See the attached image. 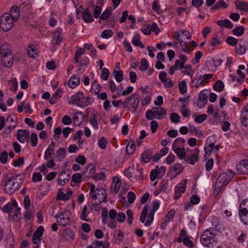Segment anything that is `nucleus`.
<instances>
[{"label":"nucleus","instance_id":"nucleus-2","mask_svg":"<svg viewBox=\"0 0 248 248\" xmlns=\"http://www.w3.org/2000/svg\"><path fill=\"white\" fill-rule=\"evenodd\" d=\"M23 182V179L19 175L12 176L6 181L3 190L6 193L12 194L20 187Z\"/></svg>","mask_w":248,"mask_h":248},{"label":"nucleus","instance_id":"nucleus-55","mask_svg":"<svg viewBox=\"0 0 248 248\" xmlns=\"http://www.w3.org/2000/svg\"><path fill=\"white\" fill-rule=\"evenodd\" d=\"M189 129L190 131L194 132L195 133V135L199 137H202L203 136L202 131L200 130L197 129L193 125L190 124L189 125Z\"/></svg>","mask_w":248,"mask_h":248},{"label":"nucleus","instance_id":"nucleus-8","mask_svg":"<svg viewBox=\"0 0 248 248\" xmlns=\"http://www.w3.org/2000/svg\"><path fill=\"white\" fill-rule=\"evenodd\" d=\"M140 102V96L137 93H134L127 97L124 102L125 107L130 109L132 108V111L135 112Z\"/></svg>","mask_w":248,"mask_h":248},{"label":"nucleus","instance_id":"nucleus-10","mask_svg":"<svg viewBox=\"0 0 248 248\" xmlns=\"http://www.w3.org/2000/svg\"><path fill=\"white\" fill-rule=\"evenodd\" d=\"M94 200H97L99 203H102L106 201L107 199V193L105 189L103 187L96 188V192L93 194L91 196Z\"/></svg>","mask_w":248,"mask_h":248},{"label":"nucleus","instance_id":"nucleus-30","mask_svg":"<svg viewBox=\"0 0 248 248\" xmlns=\"http://www.w3.org/2000/svg\"><path fill=\"white\" fill-rule=\"evenodd\" d=\"M9 16L10 17L13 19V21H16L18 20L20 16V12L17 7L14 6L11 8Z\"/></svg>","mask_w":248,"mask_h":248},{"label":"nucleus","instance_id":"nucleus-53","mask_svg":"<svg viewBox=\"0 0 248 248\" xmlns=\"http://www.w3.org/2000/svg\"><path fill=\"white\" fill-rule=\"evenodd\" d=\"M179 88L181 93L185 94L186 93L187 90L186 81L185 80L182 81L179 84Z\"/></svg>","mask_w":248,"mask_h":248},{"label":"nucleus","instance_id":"nucleus-49","mask_svg":"<svg viewBox=\"0 0 248 248\" xmlns=\"http://www.w3.org/2000/svg\"><path fill=\"white\" fill-rule=\"evenodd\" d=\"M236 52L239 55H243L246 52V47L244 45L240 44H237L235 47Z\"/></svg>","mask_w":248,"mask_h":248},{"label":"nucleus","instance_id":"nucleus-46","mask_svg":"<svg viewBox=\"0 0 248 248\" xmlns=\"http://www.w3.org/2000/svg\"><path fill=\"white\" fill-rule=\"evenodd\" d=\"M159 170V167L158 166H156L155 167V169L152 170L150 172V180L152 181H155L157 177H160L158 173V171Z\"/></svg>","mask_w":248,"mask_h":248},{"label":"nucleus","instance_id":"nucleus-57","mask_svg":"<svg viewBox=\"0 0 248 248\" xmlns=\"http://www.w3.org/2000/svg\"><path fill=\"white\" fill-rule=\"evenodd\" d=\"M186 238H187L186 235V231L185 229H183L180 231L179 236L177 238V241L179 243H181Z\"/></svg>","mask_w":248,"mask_h":248},{"label":"nucleus","instance_id":"nucleus-26","mask_svg":"<svg viewBox=\"0 0 248 248\" xmlns=\"http://www.w3.org/2000/svg\"><path fill=\"white\" fill-rule=\"evenodd\" d=\"M89 64V59L87 57H84L79 63V67L78 69V72L82 73Z\"/></svg>","mask_w":248,"mask_h":248},{"label":"nucleus","instance_id":"nucleus-5","mask_svg":"<svg viewBox=\"0 0 248 248\" xmlns=\"http://www.w3.org/2000/svg\"><path fill=\"white\" fill-rule=\"evenodd\" d=\"M234 176V172L232 170H229L227 172L220 174L217 177L216 185L215 189L220 190L223 186L227 185Z\"/></svg>","mask_w":248,"mask_h":248},{"label":"nucleus","instance_id":"nucleus-63","mask_svg":"<svg viewBox=\"0 0 248 248\" xmlns=\"http://www.w3.org/2000/svg\"><path fill=\"white\" fill-rule=\"evenodd\" d=\"M181 111L184 117H187L191 114L190 110L187 109L185 105L182 106Z\"/></svg>","mask_w":248,"mask_h":248},{"label":"nucleus","instance_id":"nucleus-43","mask_svg":"<svg viewBox=\"0 0 248 248\" xmlns=\"http://www.w3.org/2000/svg\"><path fill=\"white\" fill-rule=\"evenodd\" d=\"M180 159H185L186 157V152L185 148H176L172 150Z\"/></svg>","mask_w":248,"mask_h":248},{"label":"nucleus","instance_id":"nucleus-25","mask_svg":"<svg viewBox=\"0 0 248 248\" xmlns=\"http://www.w3.org/2000/svg\"><path fill=\"white\" fill-rule=\"evenodd\" d=\"M146 177V175H144L142 169L140 168L138 166L136 169V172L135 173L133 178L134 180L136 181L143 180L145 179Z\"/></svg>","mask_w":248,"mask_h":248},{"label":"nucleus","instance_id":"nucleus-51","mask_svg":"<svg viewBox=\"0 0 248 248\" xmlns=\"http://www.w3.org/2000/svg\"><path fill=\"white\" fill-rule=\"evenodd\" d=\"M85 53V51L82 48H79L78 49L75 55L74 56V61L76 63H78L79 62V59L81 55H83Z\"/></svg>","mask_w":248,"mask_h":248},{"label":"nucleus","instance_id":"nucleus-19","mask_svg":"<svg viewBox=\"0 0 248 248\" xmlns=\"http://www.w3.org/2000/svg\"><path fill=\"white\" fill-rule=\"evenodd\" d=\"M121 185V180L117 177L112 178V183L110 186V192L112 193H117L119 192Z\"/></svg>","mask_w":248,"mask_h":248},{"label":"nucleus","instance_id":"nucleus-1","mask_svg":"<svg viewBox=\"0 0 248 248\" xmlns=\"http://www.w3.org/2000/svg\"><path fill=\"white\" fill-rule=\"evenodd\" d=\"M160 204V202L159 200L154 201L152 202V209L148 214L150 207L147 204L144 205L141 211L140 220L142 223H145V226L148 227L152 224L154 219L155 214L158 209Z\"/></svg>","mask_w":248,"mask_h":248},{"label":"nucleus","instance_id":"nucleus-24","mask_svg":"<svg viewBox=\"0 0 248 248\" xmlns=\"http://www.w3.org/2000/svg\"><path fill=\"white\" fill-rule=\"evenodd\" d=\"M84 120V115L81 111L77 112L74 115L73 121L74 124L78 126L81 125Z\"/></svg>","mask_w":248,"mask_h":248},{"label":"nucleus","instance_id":"nucleus-39","mask_svg":"<svg viewBox=\"0 0 248 248\" xmlns=\"http://www.w3.org/2000/svg\"><path fill=\"white\" fill-rule=\"evenodd\" d=\"M13 56L1 58V62L6 67H11L13 64Z\"/></svg>","mask_w":248,"mask_h":248},{"label":"nucleus","instance_id":"nucleus-16","mask_svg":"<svg viewBox=\"0 0 248 248\" xmlns=\"http://www.w3.org/2000/svg\"><path fill=\"white\" fill-rule=\"evenodd\" d=\"M242 203L239 207V215L240 218L245 225H248V210L246 207H243Z\"/></svg>","mask_w":248,"mask_h":248},{"label":"nucleus","instance_id":"nucleus-33","mask_svg":"<svg viewBox=\"0 0 248 248\" xmlns=\"http://www.w3.org/2000/svg\"><path fill=\"white\" fill-rule=\"evenodd\" d=\"M153 156V152L151 150L144 151L141 155L142 161L147 163L150 162Z\"/></svg>","mask_w":248,"mask_h":248},{"label":"nucleus","instance_id":"nucleus-9","mask_svg":"<svg viewBox=\"0 0 248 248\" xmlns=\"http://www.w3.org/2000/svg\"><path fill=\"white\" fill-rule=\"evenodd\" d=\"M13 19L8 13H5L0 17V28L3 31H9L13 27Z\"/></svg>","mask_w":248,"mask_h":248},{"label":"nucleus","instance_id":"nucleus-4","mask_svg":"<svg viewBox=\"0 0 248 248\" xmlns=\"http://www.w3.org/2000/svg\"><path fill=\"white\" fill-rule=\"evenodd\" d=\"M69 104L76 105L81 108H85L90 105L89 98L85 96L83 93L79 91L71 97Z\"/></svg>","mask_w":248,"mask_h":248},{"label":"nucleus","instance_id":"nucleus-35","mask_svg":"<svg viewBox=\"0 0 248 248\" xmlns=\"http://www.w3.org/2000/svg\"><path fill=\"white\" fill-rule=\"evenodd\" d=\"M236 7L246 12H248V2L244 1L236 0L234 2Z\"/></svg>","mask_w":248,"mask_h":248},{"label":"nucleus","instance_id":"nucleus-37","mask_svg":"<svg viewBox=\"0 0 248 248\" xmlns=\"http://www.w3.org/2000/svg\"><path fill=\"white\" fill-rule=\"evenodd\" d=\"M80 79L78 76H73L70 78L69 82V87L71 88H75L79 84Z\"/></svg>","mask_w":248,"mask_h":248},{"label":"nucleus","instance_id":"nucleus-44","mask_svg":"<svg viewBox=\"0 0 248 248\" xmlns=\"http://www.w3.org/2000/svg\"><path fill=\"white\" fill-rule=\"evenodd\" d=\"M227 4L224 0H221L215 3L214 5L211 8V10H215L219 8H225L227 7Z\"/></svg>","mask_w":248,"mask_h":248},{"label":"nucleus","instance_id":"nucleus-34","mask_svg":"<svg viewBox=\"0 0 248 248\" xmlns=\"http://www.w3.org/2000/svg\"><path fill=\"white\" fill-rule=\"evenodd\" d=\"M98 114L96 113H92L90 116V123L92 125L95 130L98 129V125L97 121Z\"/></svg>","mask_w":248,"mask_h":248},{"label":"nucleus","instance_id":"nucleus-41","mask_svg":"<svg viewBox=\"0 0 248 248\" xmlns=\"http://www.w3.org/2000/svg\"><path fill=\"white\" fill-rule=\"evenodd\" d=\"M100 91V85L96 81L94 80L92 84L91 92L92 94L98 95Z\"/></svg>","mask_w":248,"mask_h":248},{"label":"nucleus","instance_id":"nucleus-15","mask_svg":"<svg viewBox=\"0 0 248 248\" xmlns=\"http://www.w3.org/2000/svg\"><path fill=\"white\" fill-rule=\"evenodd\" d=\"M62 30L61 27H58L53 33L52 40L51 44L53 46H56L62 41V38L61 37Z\"/></svg>","mask_w":248,"mask_h":248},{"label":"nucleus","instance_id":"nucleus-59","mask_svg":"<svg viewBox=\"0 0 248 248\" xmlns=\"http://www.w3.org/2000/svg\"><path fill=\"white\" fill-rule=\"evenodd\" d=\"M86 172H88V176L91 177L95 172V167L93 164H90L86 167Z\"/></svg>","mask_w":248,"mask_h":248},{"label":"nucleus","instance_id":"nucleus-7","mask_svg":"<svg viewBox=\"0 0 248 248\" xmlns=\"http://www.w3.org/2000/svg\"><path fill=\"white\" fill-rule=\"evenodd\" d=\"M166 114V110L162 108L153 107L151 109L146 111V117L148 120H152L154 118L161 119Z\"/></svg>","mask_w":248,"mask_h":248},{"label":"nucleus","instance_id":"nucleus-28","mask_svg":"<svg viewBox=\"0 0 248 248\" xmlns=\"http://www.w3.org/2000/svg\"><path fill=\"white\" fill-rule=\"evenodd\" d=\"M217 24L221 28L232 29L233 27V24L231 21L228 19L219 20L217 22Z\"/></svg>","mask_w":248,"mask_h":248},{"label":"nucleus","instance_id":"nucleus-13","mask_svg":"<svg viewBox=\"0 0 248 248\" xmlns=\"http://www.w3.org/2000/svg\"><path fill=\"white\" fill-rule=\"evenodd\" d=\"M208 83L207 81L202 80V75L197 72L195 77L191 80V87L199 88L200 86H204Z\"/></svg>","mask_w":248,"mask_h":248},{"label":"nucleus","instance_id":"nucleus-11","mask_svg":"<svg viewBox=\"0 0 248 248\" xmlns=\"http://www.w3.org/2000/svg\"><path fill=\"white\" fill-rule=\"evenodd\" d=\"M199 150L198 148H196L194 149L190 155L188 154V150H187V155L185 161H189L191 165H193L198 162L199 160Z\"/></svg>","mask_w":248,"mask_h":248},{"label":"nucleus","instance_id":"nucleus-29","mask_svg":"<svg viewBox=\"0 0 248 248\" xmlns=\"http://www.w3.org/2000/svg\"><path fill=\"white\" fill-rule=\"evenodd\" d=\"M185 140L183 138H176L173 141L172 149H176V148H184V144L185 143Z\"/></svg>","mask_w":248,"mask_h":248},{"label":"nucleus","instance_id":"nucleus-36","mask_svg":"<svg viewBox=\"0 0 248 248\" xmlns=\"http://www.w3.org/2000/svg\"><path fill=\"white\" fill-rule=\"evenodd\" d=\"M183 171L182 165L179 163L175 164L171 168V171L173 173L174 176L180 174Z\"/></svg>","mask_w":248,"mask_h":248},{"label":"nucleus","instance_id":"nucleus-58","mask_svg":"<svg viewBox=\"0 0 248 248\" xmlns=\"http://www.w3.org/2000/svg\"><path fill=\"white\" fill-rule=\"evenodd\" d=\"M107 141L104 137H101L98 141V145L102 149H106L107 147Z\"/></svg>","mask_w":248,"mask_h":248},{"label":"nucleus","instance_id":"nucleus-12","mask_svg":"<svg viewBox=\"0 0 248 248\" xmlns=\"http://www.w3.org/2000/svg\"><path fill=\"white\" fill-rule=\"evenodd\" d=\"M187 182V179H184L183 182L178 183L175 187V199L179 198L182 194L184 193L186 189V184Z\"/></svg>","mask_w":248,"mask_h":248},{"label":"nucleus","instance_id":"nucleus-27","mask_svg":"<svg viewBox=\"0 0 248 248\" xmlns=\"http://www.w3.org/2000/svg\"><path fill=\"white\" fill-rule=\"evenodd\" d=\"M113 75L117 82H120L123 79V72L120 70V67H115L113 71Z\"/></svg>","mask_w":248,"mask_h":248},{"label":"nucleus","instance_id":"nucleus-18","mask_svg":"<svg viewBox=\"0 0 248 248\" xmlns=\"http://www.w3.org/2000/svg\"><path fill=\"white\" fill-rule=\"evenodd\" d=\"M1 57H8L13 56L11 50L10 46L8 44H3L0 47Z\"/></svg>","mask_w":248,"mask_h":248},{"label":"nucleus","instance_id":"nucleus-61","mask_svg":"<svg viewBox=\"0 0 248 248\" xmlns=\"http://www.w3.org/2000/svg\"><path fill=\"white\" fill-rule=\"evenodd\" d=\"M179 44L182 48V50L183 52L188 53H190L191 51L190 50L189 46L186 42H184L183 41H180Z\"/></svg>","mask_w":248,"mask_h":248},{"label":"nucleus","instance_id":"nucleus-20","mask_svg":"<svg viewBox=\"0 0 248 248\" xmlns=\"http://www.w3.org/2000/svg\"><path fill=\"white\" fill-rule=\"evenodd\" d=\"M72 195V191L69 188L67 189V192L66 193H64L62 192V189L60 188L59 189V191L57 195V199L58 200L66 201L70 199Z\"/></svg>","mask_w":248,"mask_h":248},{"label":"nucleus","instance_id":"nucleus-40","mask_svg":"<svg viewBox=\"0 0 248 248\" xmlns=\"http://www.w3.org/2000/svg\"><path fill=\"white\" fill-rule=\"evenodd\" d=\"M27 51L28 56L30 58H35L38 56L36 47L32 45L28 46Z\"/></svg>","mask_w":248,"mask_h":248},{"label":"nucleus","instance_id":"nucleus-32","mask_svg":"<svg viewBox=\"0 0 248 248\" xmlns=\"http://www.w3.org/2000/svg\"><path fill=\"white\" fill-rule=\"evenodd\" d=\"M63 237L67 241H72L75 236L74 232L69 228L64 229L63 234Z\"/></svg>","mask_w":248,"mask_h":248},{"label":"nucleus","instance_id":"nucleus-3","mask_svg":"<svg viewBox=\"0 0 248 248\" xmlns=\"http://www.w3.org/2000/svg\"><path fill=\"white\" fill-rule=\"evenodd\" d=\"M200 241L204 247L208 248H213L217 242L216 234L213 228L205 230L201 236Z\"/></svg>","mask_w":248,"mask_h":248},{"label":"nucleus","instance_id":"nucleus-31","mask_svg":"<svg viewBox=\"0 0 248 248\" xmlns=\"http://www.w3.org/2000/svg\"><path fill=\"white\" fill-rule=\"evenodd\" d=\"M82 19L86 23H91L94 19L88 9H86L82 13Z\"/></svg>","mask_w":248,"mask_h":248},{"label":"nucleus","instance_id":"nucleus-64","mask_svg":"<svg viewBox=\"0 0 248 248\" xmlns=\"http://www.w3.org/2000/svg\"><path fill=\"white\" fill-rule=\"evenodd\" d=\"M128 201L130 203H132L136 200V196L133 191H130L127 194Z\"/></svg>","mask_w":248,"mask_h":248},{"label":"nucleus","instance_id":"nucleus-52","mask_svg":"<svg viewBox=\"0 0 248 248\" xmlns=\"http://www.w3.org/2000/svg\"><path fill=\"white\" fill-rule=\"evenodd\" d=\"M224 88V85L223 82L219 80L217 81L214 86V89L217 92H221L223 90Z\"/></svg>","mask_w":248,"mask_h":248},{"label":"nucleus","instance_id":"nucleus-22","mask_svg":"<svg viewBox=\"0 0 248 248\" xmlns=\"http://www.w3.org/2000/svg\"><path fill=\"white\" fill-rule=\"evenodd\" d=\"M246 164V159L242 160L236 164V169L238 173L246 174V171H247Z\"/></svg>","mask_w":248,"mask_h":248},{"label":"nucleus","instance_id":"nucleus-42","mask_svg":"<svg viewBox=\"0 0 248 248\" xmlns=\"http://www.w3.org/2000/svg\"><path fill=\"white\" fill-rule=\"evenodd\" d=\"M232 33L233 35L240 37L243 35L245 31L244 27L242 26H239L235 27L232 30Z\"/></svg>","mask_w":248,"mask_h":248},{"label":"nucleus","instance_id":"nucleus-48","mask_svg":"<svg viewBox=\"0 0 248 248\" xmlns=\"http://www.w3.org/2000/svg\"><path fill=\"white\" fill-rule=\"evenodd\" d=\"M88 214V213L87 212V207L86 206H84L82 209L81 214L80 215V219L86 222H90L91 219L89 218H86V216Z\"/></svg>","mask_w":248,"mask_h":248},{"label":"nucleus","instance_id":"nucleus-23","mask_svg":"<svg viewBox=\"0 0 248 248\" xmlns=\"http://www.w3.org/2000/svg\"><path fill=\"white\" fill-rule=\"evenodd\" d=\"M70 174L65 171H62L59 174L58 183L64 186L69 180Z\"/></svg>","mask_w":248,"mask_h":248},{"label":"nucleus","instance_id":"nucleus-47","mask_svg":"<svg viewBox=\"0 0 248 248\" xmlns=\"http://www.w3.org/2000/svg\"><path fill=\"white\" fill-rule=\"evenodd\" d=\"M135 150V144L133 141H130L127 145L126 151L128 154H132Z\"/></svg>","mask_w":248,"mask_h":248},{"label":"nucleus","instance_id":"nucleus-6","mask_svg":"<svg viewBox=\"0 0 248 248\" xmlns=\"http://www.w3.org/2000/svg\"><path fill=\"white\" fill-rule=\"evenodd\" d=\"M71 212L64 210L58 213L55 216L57 222L62 226H66L71 223Z\"/></svg>","mask_w":248,"mask_h":248},{"label":"nucleus","instance_id":"nucleus-50","mask_svg":"<svg viewBox=\"0 0 248 248\" xmlns=\"http://www.w3.org/2000/svg\"><path fill=\"white\" fill-rule=\"evenodd\" d=\"M111 13L112 10L111 9V8H107L100 16V19H102L103 20H106L111 14Z\"/></svg>","mask_w":248,"mask_h":248},{"label":"nucleus","instance_id":"nucleus-45","mask_svg":"<svg viewBox=\"0 0 248 248\" xmlns=\"http://www.w3.org/2000/svg\"><path fill=\"white\" fill-rule=\"evenodd\" d=\"M17 205V203L16 202H15L13 203L8 202L3 206V211L5 212L12 213V210L13 209V207H16ZM11 215L12 214L10 213V215Z\"/></svg>","mask_w":248,"mask_h":248},{"label":"nucleus","instance_id":"nucleus-14","mask_svg":"<svg viewBox=\"0 0 248 248\" xmlns=\"http://www.w3.org/2000/svg\"><path fill=\"white\" fill-rule=\"evenodd\" d=\"M44 232L43 226H39L33 234L32 241L34 244L38 245L41 243V238Z\"/></svg>","mask_w":248,"mask_h":248},{"label":"nucleus","instance_id":"nucleus-54","mask_svg":"<svg viewBox=\"0 0 248 248\" xmlns=\"http://www.w3.org/2000/svg\"><path fill=\"white\" fill-rule=\"evenodd\" d=\"M149 66V62L145 58H143L141 60L140 65L139 69L142 71H146Z\"/></svg>","mask_w":248,"mask_h":248},{"label":"nucleus","instance_id":"nucleus-60","mask_svg":"<svg viewBox=\"0 0 248 248\" xmlns=\"http://www.w3.org/2000/svg\"><path fill=\"white\" fill-rule=\"evenodd\" d=\"M31 142L33 147H35L38 143L37 135L36 133H31Z\"/></svg>","mask_w":248,"mask_h":248},{"label":"nucleus","instance_id":"nucleus-56","mask_svg":"<svg viewBox=\"0 0 248 248\" xmlns=\"http://www.w3.org/2000/svg\"><path fill=\"white\" fill-rule=\"evenodd\" d=\"M113 35V31L111 30H106L103 31L101 33V37L104 39H108Z\"/></svg>","mask_w":248,"mask_h":248},{"label":"nucleus","instance_id":"nucleus-62","mask_svg":"<svg viewBox=\"0 0 248 248\" xmlns=\"http://www.w3.org/2000/svg\"><path fill=\"white\" fill-rule=\"evenodd\" d=\"M10 84L11 85V90L13 92H16L18 89V82L16 78H12L10 81Z\"/></svg>","mask_w":248,"mask_h":248},{"label":"nucleus","instance_id":"nucleus-17","mask_svg":"<svg viewBox=\"0 0 248 248\" xmlns=\"http://www.w3.org/2000/svg\"><path fill=\"white\" fill-rule=\"evenodd\" d=\"M30 137V133L28 130L25 129H19L17 131L16 138L18 140L22 143H24L26 140Z\"/></svg>","mask_w":248,"mask_h":248},{"label":"nucleus","instance_id":"nucleus-21","mask_svg":"<svg viewBox=\"0 0 248 248\" xmlns=\"http://www.w3.org/2000/svg\"><path fill=\"white\" fill-rule=\"evenodd\" d=\"M240 121L243 126H248V105L245 106L241 110Z\"/></svg>","mask_w":248,"mask_h":248},{"label":"nucleus","instance_id":"nucleus-38","mask_svg":"<svg viewBox=\"0 0 248 248\" xmlns=\"http://www.w3.org/2000/svg\"><path fill=\"white\" fill-rule=\"evenodd\" d=\"M66 156V150L63 148H60L56 152L55 157L57 160L61 161Z\"/></svg>","mask_w":248,"mask_h":248}]
</instances>
